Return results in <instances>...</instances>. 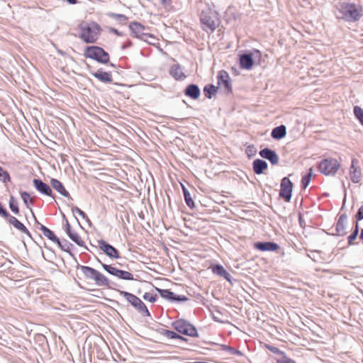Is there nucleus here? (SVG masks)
I'll return each mask as SVG.
<instances>
[{
  "mask_svg": "<svg viewBox=\"0 0 363 363\" xmlns=\"http://www.w3.org/2000/svg\"><path fill=\"white\" fill-rule=\"evenodd\" d=\"M57 245L60 247V249L65 252H68L71 256H73V254L70 251V247L72 246L71 243H69L68 241L65 240L63 242H61L59 240V242H57Z\"/></svg>",
  "mask_w": 363,
  "mask_h": 363,
  "instance_id": "33",
  "label": "nucleus"
},
{
  "mask_svg": "<svg viewBox=\"0 0 363 363\" xmlns=\"http://www.w3.org/2000/svg\"><path fill=\"white\" fill-rule=\"evenodd\" d=\"M358 160L355 158L352 160L350 169V179L354 183H358L361 179V171L358 166Z\"/></svg>",
  "mask_w": 363,
  "mask_h": 363,
  "instance_id": "14",
  "label": "nucleus"
},
{
  "mask_svg": "<svg viewBox=\"0 0 363 363\" xmlns=\"http://www.w3.org/2000/svg\"><path fill=\"white\" fill-rule=\"evenodd\" d=\"M143 298L145 301H150L151 303H154V302L156 301L157 296V295H152V294H151L150 293H145L143 295Z\"/></svg>",
  "mask_w": 363,
  "mask_h": 363,
  "instance_id": "44",
  "label": "nucleus"
},
{
  "mask_svg": "<svg viewBox=\"0 0 363 363\" xmlns=\"http://www.w3.org/2000/svg\"><path fill=\"white\" fill-rule=\"evenodd\" d=\"M354 114L363 126V109L358 106H355L354 107Z\"/></svg>",
  "mask_w": 363,
  "mask_h": 363,
  "instance_id": "38",
  "label": "nucleus"
},
{
  "mask_svg": "<svg viewBox=\"0 0 363 363\" xmlns=\"http://www.w3.org/2000/svg\"><path fill=\"white\" fill-rule=\"evenodd\" d=\"M184 94L192 99H197L200 96L201 91L196 84H191L186 86Z\"/></svg>",
  "mask_w": 363,
  "mask_h": 363,
  "instance_id": "21",
  "label": "nucleus"
},
{
  "mask_svg": "<svg viewBox=\"0 0 363 363\" xmlns=\"http://www.w3.org/2000/svg\"><path fill=\"white\" fill-rule=\"evenodd\" d=\"M240 67L242 69H250V53H245L240 56Z\"/></svg>",
  "mask_w": 363,
  "mask_h": 363,
  "instance_id": "30",
  "label": "nucleus"
},
{
  "mask_svg": "<svg viewBox=\"0 0 363 363\" xmlns=\"http://www.w3.org/2000/svg\"><path fill=\"white\" fill-rule=\"evenodd\" d=\"M95 283L100 286H108V280L107 278L99 271L96 272L94 279Z\"/></svg>",
  "mask_w": 363,
  "mask_h": 363,
  "instance_id": "27",
  "label": "nucleus"
},
{
  "mask_svg": "<svg viewBox=\"0 0 363 363\" xmlns=\"http://www.w3.org/2000/svg\"><path fill=\"white\" fill-rule=\"evenodd\" d=\"M218 87H216L214 85L208 84L204 87L203 91L206 96L208 99H211L212 95L216 91Z\"/></svg>",
  "mask_w": 363,
  "mask_h": 363,
  "instance_id": "34",
  "label": "nucleus"
},
{
  "mask_svg": "<svg viewBox=\"0 0 363 363\" xmlns=\"http://www.w3.org/2000/svg\"><path fill=\"white\" fill-rule=\"evenodd\" d=\"M225 348L230 350L231 351V353H235V350L233 349V348H231V347H228L227 346H225Z\"/></svg>",
  "mask_w": 363,
  "mask_h": 363,
  "instance_id": "54",
  "label": "nucleus"
},
{
  "mask_svg": "<svg viewBox=\"0 0 363 363\" xmlns=\"http://www.w3.org/2000/svg\"><path fill=\"white\" fill-rule=\"evenodd\" d=\"M39 229L43 233L45 237L48 238L49 240L55 243L59 242V238H57V236L51 230H50L43 225H40Z\"/></svg>",
  "mask_w": 363,
  "mask_h": 363,
  "instance_id": "26",
  "label": "nucleus"
},
{
  "mask_svg": "<svg viewBox=\"0 0 363 363\" xmlns=\"http://www.w3.org/2000/svg\"><path fill=\"white\" fill-rule=\"evenodd\" d=\"M92 75L101 82L110 83L112 82V77L110 72H104L101 69L94 72Z\"/></svg>",
  "mask_w": 363,
  "mask_h": 363,
  "instance_id": "22",
  "label": "nucleus"
},
{
  "mask_svg": "<svg viewBox=\"0 0 363 363\" xmlns=\"http://www.w3.org/2000/svg\"><path fill=\"white\" fill-rule=\"evenodd\" d=\"M156 39H153V38H149V40L151 41L152 43V44H154V41Z\"/></svg>",
  "mask_w": 363,
  "mask_h": 363,
  "instance_id": "57",
  "label": "nucleus"
},
{
  "mask_svg": "<svg viewBox=\"0 0 363 363\" xmlns=\"http://www.w3.org/2000/svg\"><path fill=\"white\" fill-rule=\"evenodd\" d=\"M359 238L363 240V228L361 230Z\"/></svg>",
  "mask_w": 363,
  "mask_h": 363,
  "instance_id": "56",
  "label": "nucleus"
},
{
  "mask_svg": "<svg viewBox=\"0 0 363 363\" xmlns=\"http://www.w3.org/2000/svg\"><path fill=\"white\" fill-rule=\"evenodd\" d=\"M267 168V163L262 160L257 159L253 162V169L257 174H260Z\"/></svg>",
  "mask_w": 363,
  "mask_h": 363,
  "instance_id": "25",
  "label": "nucleus"
},
{
  "mask_svg": "<svg viewBox=\"0 0 363 363\" xmlns=\"http://www.w3.org/2000/svg\"><path fill=\"white\" fill-rule=\"evenodd\" d=\"M72 211L73 213H78L79 216H80L82 218L86 219L88 221L89 220L88 217L86 216V213L83 211H82L79 208H78L77 206H74V207H72Z\"/></svg>",
  "mask_w": 363,
  "mask_h": 363,
  "instance_id": "43",
  "label": "nucleus"
},
{
  "mask_svg": "<svg viewBox=\"0 0 363 363\" xmlns=\"http://www.w3.org/2000/svg\"><path fill=\"white\" fill-rule=\"evenodd\" d=\"M255 248L260 251H276L279 248L278 244L272 242H258L254 244Z\"/></svg>",
  "mask_w": 363,
  "mask_h": 363,
  "instance_id": "18",
  "label": "nucleus"
},
{
  "mask_svg": "<svg viewBox=\"0 0 363 363\" xmlns=\"http://www.w3.org/2000/svg\"><path fill=\"white\" fill-rule=\"evenodd\" d=\"M245 152L247 155V157H250V146L246 147Z\"/></svg>",
  "mask_w": 363,
  "mask_h": 363,
  "instance_id": "53",
  "label": "nucleus"
},
{
  "mask_svg": "<svg viewBox=\"0 0 363 363\" xmlns=\"http://www.w3.org/2000/svg\"><path fill=\"white\" fill-rule=\"evenodd\" d=\"M200 21L203 30L213 32L220 23L218 13L209 6H206L201 11Z\"/></svg>",
  "mask_w": 363,
  "mask_h": 363,
  "instance_id": "3",
  "label": "nucleus"
},
{
  "mask_svg": "<svg viewBox=\"0 0 363 363\" xmlns=\"http://www.w3.org/2000/svg\"><path fill=\"white\" fill-rule=\"evenodd\" d=\"M9 207L13 213L15 214L19 213V208L18 206V201L13 196H11L9 199Z\"/></svg>",
  "mask_w": 363,
  "mask_h": 363,
  "instance_id": "35",
  "label": "nucleus"
},
{
  "mask_svg": "<svg viewBox=\"0 0 363 363\" xmlns=\"http://www.w3.org/2000/svg\"><path fill=\"white\" fill-rule=\"evenodd\" d=\"M129 28L135 37L140 38V40L148 43H152L149 40V38L155 39V37L152 34L145 33V28L143 25L138 22H133L130 23Z\"/></svg>",
  "mask_w": 363,
  "mask_h": 363,
  "instance_id": "8",
  "label": "nucleus"
},
{
  "mask_svg": "<svg viewBox=\"0 0 363 363\" xmlns=\"http://www.w3.org/2000/svg\"><path fill=\"white\" fill-rule=\"evenodd\" d=\"M157 290L162 298L170 301H174V299H175V294L174 292L168 289H160L158 288H157Z\"/></svg>",
  "mask_w": 363,
  "mask_h": 363,
  "instance_id": "31",
  "label": "nucleus"
},
{
  "mask_svg": "<svg viewBox=\"0 0 363 363\" xmlns=\"http://www.w3.org/2000/svg\"><path fill=\"white\" fill-rule=\"evenodd\" d=\"M286 134V128L285 125H281L274 128L271 133L272 137L274 139L280 140L285 137Z\"/></svg>",
  "mask_w": 363,
  "mask_h": 363,
  "instance_id": "23",
  "label": "nucleus"
},
{
  "mask_svg": "<svg viewBox=\"0 0 363 363\" xmlns=\"http://www.w3.org/2000/svg\"><path fill=\"white\" fill-rule=\"evenodd\" d=\"M212 272L225 278L228 281H230V274L224 269V267L220 264H216L212 266Z\"/></svg>",
  "mask_w": 363,
  "mask_h": 363,
  "instance_id": "24",
  "label": "nucleus"
},
{
  "mask_svg": "<svg viewBox=\"0 0 363 363\" xmlns=\"http://www.w3.org/2000/svg\"><path fill=\"white\" fill-rule=\"evenodd\" d=\"M357 235H358V231H357V233L352 232V233L348 237V244L352 245L353 241L357 238Z\"/></svg>",
  "mask_w": 363,
  "mask_h": 363,
  "instance_id": "45",
  "label": "nucleus"
},
{
  "mask_svg": "<svg viewBox=\"0 0 363 363\" xmlns=\"http://www.w3.org/2000/svg\"><path fill=\"white\" fill-rule=\"evenodd\" d=\"M8 220V222L12 225L14 228H16L17 230L21 231V233H23L26 234L28 237L31 238V235L27 228L21 223L14 216L9 215L8 217L6 218Z\"/></svg>",
  "mask_w": 363,
  "mask_h": 363,
  "instance_id": "17",
  "label": "nucleus"
},
{
  "mask_svg": "<svg viewBox=\"0 0 363 363\" xmlns=\"http://www.w3.org/2000/svg\"><path fill=\"white\" fill-rule=\"evenodd\" d=\"M259 155L264 159L268 160L272 164L276 165L279 163V157L275 151L269 148H264L259 152Z\"/></svg>",
  "mask_w": 363,
  "mask_h": 363,
  "instance_id": "15",
  "label": "nucleus"
},
{
  "mask_svg": "<svg viewBox=\"0 0 363 363\" xmlns=\"http://www.w3.org/2000/svg\"><path fill=\"white\" fill-rule=\"evenodd\" d=\"M268 348L272 352H274V354H278L280 352V350L277 348V347H268Z\"/></svg>",
  "mask_w": 363,
  "mask_h": 363,
  "instance_id": "51",
  "label": "nucleus"
},
{
  "mask_svg": "<svg viewBox=\"0 0 363 363\" xmlns=\"http://www.w3.org/2000/svg\"><path fill=\"white\" fill-rule=\"evenodd\" d=\"M65 232H66V233H67V235L72 232V229H71V225H70V224L69 223V222H68V220H66V223H65Z\"/></svg>",
  "mask_w": 363,
  "mask_h": 363,
  "instance_id": "49",
  "label": "nucleus"
},
{
  "mask_svg": "<svg viewBox=\"0 0 363 363\" xmlns=\"http://www.w3.org/2000/svg\"><path fill=\"white\" fill-rule=\"evenodd\" d=\"M69 236V238L73 241L77 245L80 246V247H82L84 246V241L82 240V239L81 238V237L78 235V233H75V232H72L70 233L69 234L67 235Z\"/></svg>",
  "mask_w": 363,
  "mask_h": 363,
  "instance_id": "32",
  "label": "nucleus"
},
{
  "mask_svg": "<svg viewBox=\"0 0 363 363\" xmlns=\"http://www.w3.org/2000/svg\"><path fill=\"white\" fill-rule=\"evenodd\" d=\"M160 1H161L162 4L164 7H168L171 4V0H160Z\"/></svg>",
  "mask_w": 363,
  "mask_h": 363,
  "instance_id": "50",
  "label": "nucleus"
},
{
  "mask_svg": "<svg viewBox=\"0 0 363 363\" xmlns=\"http://www.w3.org/2000/svg\"><path fill=\"white\" fill-rule=\"evenodd\" d=\"M0 180L4 183H7L10 182L11 177L7 171H4L3 168L0 166Z\"/></svg>",
  "mask_w": 363,
  "mask_h": 363,
  "instance_id": "41",
  "label": "nucleus"
},
{
  "mask_svg": "<svg viewBox=\"0 0 363 363\" xmlns=\"http://www.w3.org/2000/svg\"><path fill=\"white\" fill-rule=\"evenodd\" d=\"M98 243L100 250H102L107 256L115 259L119 257L118 250L114 247L107 243L105 240H99Z\"/></svg>",
  "mask_w": 363,
  "mask_h": 363,
  "instance_id": "12",
  "label": "nucleus"
},
{
  "mask_svg": "<svg viewBox=\"0 0 363 363\" xmlns=\"http://www.w3.org/2000/svg\"><path fill=\"white\" fill-rule=\"evenodd\" d=\"M113 33H115L116 34L118 35V32L116 29H113L112 30Z\"/></svg>",
  "mask_w": 363,
  "mask_h": 363,
  "instance_id": "58",
  "label": "nucleus"
},
{
  "mask_svg": "<svg viewBox=\"0 0 363 363\" xmlns=\"http://www.w3.org/2000/svg\"><path fill=\"white\" fill-rule=\"evenodd\" d=\"M79 29V36L86 43H96L101 32V27L95 22L81 23Z\"/></svg>",
  "mask_w": 363,
  "mask_h": 363,
  "instance_id": "2",
  "label": "nucleus"
},
{
  "mask_svg": "<svg viewBox=\"0 0 363 363\" xmlns=\"http://www.w3.org/2000/svg\"><path fill=\"white\" fill-rule=\"evenodd\" d=\"M347 220V216L346 214H342L338 218V220L335 225V235L337 236H344L346 235V223Z\"/></svg>",
  "mask_w": 363,
  "mask_h": 363,
  "instance_id": "16",
  "label": "nucleus"
},
{
  "mask_svg": "<svg viewBox=\"0 0 363 363\" xmlns=\"http://www.w3.org/2000/svg\"><path fill=\"white\" fill-rule=\"evenodd\" d=\"M187 300L188 298L185 296H179L177 294H175V299H174V301H186Z\"/></svg>",
  "mask_w": 363,
  "mask_h": 363,
  "instance_id": "48",
  "label": "nucleus"
},
{
  "mask_svg": "<svg viewBox=\"0 0 363 363\" xmlns=\"http://www.w3.org/2000/svg\"><path fill=\"white\" fill-rule=\"evenodd\" d=\"M262 60L261 52L258 50H251V67L260 64Z\"/></svg>",
  "mask_w": 363,
  "mask_h": 363,
  "instance_id": "29",
  "label": "nucleus"
},
{
  "mask_svg": "<svg viewBox=\"0 0 363 363\" xmlns=\"http://www.w3.org/2000/svg\"><path fill=\"white\" fill-rule=\"evenodd\" d=\"M357 231L359 232V228H358V223H356V226H355V228H354L353 232H356L357 233Z\"/></svg>",
  "mask_w": 363,
  "mask_h": 363,
  "instance_id": "55",
  "label": "nucleus"
},
{
  "mask_svg": "<svg viewBox=\"0 0 363 363\" xmlns=\"http://www.w3.org/2000/svg\"><path fill=\"white\" fill-rule=\"evenodd\" d=\"M292 189V182L287 177L283 178L281 182L279 196L286 201H289L291 198Z\"/></svg>",
  "mask_w": 363,
  "mask_h": 363,
  "instance_id": "11",
  "label": "nucleus"
},
{
  "mask_svg": "<svg viewBox=\"0 0 363 363\" xmlns=\"http://www.w3.org/2000/svg\"><path fill=\"white\" fill-rule=\"evenodd\" d=\"M340 165L336 159L328 158L323 160L318 164V170L326 176H334Z\"/></svg>",
  "mask_w": 363,
  "mask_h": 363,
  "instance_id": "6",
  "label": "nucleus"
},
{
  "mask_svg": "<svg viewBox=\"0 0 363 363\" xmlns=\"http://www.w3.org/2000/svg\"><path fill=\"white\" fill-rule=\"evenodd\" d=\"M338 18L347 22H355L359 21L363 15V10L361 6L347 2H341L335 6Z\"/></svg>",
  "mask_w": 363,
  "mask_h": 363,
  "instance_id": "1",
  "label": "nucleus"
},
{
  "mask_svg": "<svg viewBox=\"0 0 363 363\" xmlns=\"http://www.w3.org/2000/svg\"><path fill=\"white\" fill-rule=\"evenodd\" d=\"M184 195L186 205L189 208H193L195 206L194 202L191 199L190 194L185 189H184Z\"/></svg>",
  "mask_w": 363,
  "mask_h": 363,
  "instance_id": "39",
  "label": "nucleus"
},
{
  "mask_svg": "<svg viewBox=\"0 0 363 363\" xmlns=\"http://www.w3.org/2000/svg\"><path fill=\"white\" fill-rule=\"evenodd\" d=\"M84 56L96 60L102 64L109 61V55L103 48L99 46H89L84 50Z\"/></svg>",
  "mask_w": 363,
  "mask_h": 363,
  "instance_id": "5",
  "label": "nucleus"
},
{
  "mask_svg": "<svg viewBox=\"0 0 363 363\" xmlns=\"http://www.w3.org/2000/svg\"><path fill=\"white\" fill-rule=\"evenodd\" d=\"M279 363H296V362L290 358L284 357L278 361Z\"/></svg>",
  "mask_w": 363,
  "mask_h": 363,
  "instance_id": "46",
  "label": "nucleus"
},
{
  "mask_svg": "<svg viewBox=\"0 0 363 363\" xmlns=\"http://www.w3.org/2000/svg\"><path fill=\"white\" fill-rule=\"evenodd\" d=\"M172 327L179 333L190 337H198L196 328L188 321L180 319L172 323Z\"/></svg>",
  "mask_w": 363,
  "mask_h": 363,
  "instance_id": "7",
  "label": "nucleus"
},
{
  "mask_svg": "<svg viewBox=\"0 0 363 363\" xmlns=\"http://www.w3.org/2000/svg\"><path fill=\"white\" fill-rule=\"evenodd\" d=\"M121 296H123L125 300L136 310L144 316L150 317V313L145 304L135 295L121 290H117Z\"/></svg>",
  "mask_w": 363,
  "mask_h": 363,
  "instance_id": "4",
  "label": "nucleus"
},
{
  "mask_svg": "<svg viewBox=\"0 0 363 363\" xmlns=\"http://www.w3.org/2000/svg\"><path fill=\"white\" fill-rule=\"evenodd\" d=\"M33 183L35 189L40 194L54 198V196H52V189L49 185H48L47 184H45L39 179H33Z\"/></svg>",
  "mask_w": 363,
  "mask_h": 363,
  "instance_id": "13",
  "label": "nucleus"
},
{
  "mask_svg": "<svg viewBox=\"0 0 363 363\" xmlns=\"http://www.w3.org/2000/svg\"><path fill=\"white\" fill-rule=\"evenodd\" d=\"M107 15L109 17H111L115 20H117L121 23L125 22L128 19V18L123 14H118V13L110 12Z\"/></svg>",
  "mask_w": 363,
  "mask_h": 363,
  "instance_id": "40",
  "label": "nucleus"
},
{
  "mask_svg": "<svg viewBox=\"0 0 363 363\" xmlns=\"http://www.w3.org/2000/svg\"><path fill=\"white\" fill-rule=\"evenodd\" d=\"M169 74L177 80H183L186 77L183 72V69L179 64H174L171 66Z\"/></svg>",
  "mask_w": 363,
  "mask_h": 363,
  "instance_id": "20",
  "label": "nucleus"
},
{
  "mask_svg": "<svg viewBox=\"0 0 363 363\" xmlns=\"http://www.w3.org/2000/svg\"><path fill=\"white\" fill-rule=\"evenodd\" d=\"M50 184L52 187L58 191L62 196L72 199L69 193L65 189L62 183L56 179H52L50 180Z\"/></svg>",
  "mask_w": 363,
  "mask_h": 363,
  "instance_id": "19",
  "label": "nucleus"
},
{
  "mask_svg": "<svg viewBox=\"0 0 363 363\" xmlns=\"http://www.w3.org/2000/svg\"><path fill=\"white\" fill-rule=\"evenodd\" d=\"M80 269L81 271L82 272V273L84 274V275L87 278V279H94V277L97 272V270H96L94 268H91L90 267H87V266H80Z\"/></svg>",
  "mask_w": 363,
  "mask_h": 363,
  "instance_id": "28",
  "label": "nucleus"
},
{
  "mask_svg": "<svg viewBox=\"0 0 363 363\" xmlns=\"http://www.w3.org/2000/svg\"><path fill=\"white\" fill-rule=\"evenodd\" d=\"M312 174L313 168L311 167L308 169V173L306 176H304L301 179V185L303 188L306 189L308 186Z\"/></svg>",
  "mask_w": 363,
  "mask_h": 363,
  "instance_id": "37",
  "label": "nucleus"
},
{
  "mask_svg": "<svg viewBox=\"0 0 363 363\" xmlns=\"http://www.w3.org/2000/svg\"><path fill=\"white\" fill-rule=\"evenodd\" d=\"M218 85L223 89L225 92L230 93L232 91V86L230 81V76L225 70H220L217 75Z\"/></svg>",
  "mask_w": 363,
  "mask_h": 363,
  "instance_id": "10",
  "label": "nucleus"
},
{
  "mask_svg": "<svg viewBox=\"0 0 363 363\" xmlns=\"http://www.w3.org/2000/svg\"><path fill=\"white\" fill-rule=\"evenodd\" d=\"M21 199L24 203V204L28 207V202H30L31 204L33 203V199L30 198V194L26 191L21 192Z\"/></svg>",
  "mask_w": 363,
  "mask_h": 363,
  "instance_id": "42",
  "label": "nucleus"
},
{
  "mask_svg": "<svg viewBox=\"0 0 363 363\" xmlns=\"http://www.w3.org/2000/svg\"><path fill=\"white\" fill-rule=\"evenodd\" d=\"M232 71H233V74H234L235 75H238V74H239V73H238V70H237V68H235V67H232Z\"/></svg>",
  "mask_w": 363,
  "mask_h": 363,
  "instance_id": "52",
  "label": "nucleus"
},
{
  "mask_svg": "<svg viewBox=\"0 0 363 363\" xmlns=\"http://www.w3.org/2000/svg\"><path fill=\"white\" fill-rule=\"evenodd\" d=\"M102 267L104 270H106L108 274L113 275L119 279L123 280H133V275L127 271H123L118 269L116 267H113L111 265H108L106 264L101 263Z\"/></svg>",
  "mask_w": 363,
  "mask_h": 363,
  "instance_id": "9",
  "label": "nucleus"
},
{
  "mask_svg": "<svg viewBox=\"0 0 363 363\" xmlns=\"http://www.w3.org/2000/svg\"><path fill=\"white\" fill-rule=\"evenodd\" d=\"M356 218L358 220H361L363 219V206L359 208L356 215Z\"/></svg>",
  "mask_w": 363,
  "mask_h": 363,
  "instance_id": "47",
  "label": "nucleus"
},
{
  "mask_svg": "<svg viewBox=\"0 0 363 363\" xmlns=\"http://www.w3.org/2000/svg\"><path fill=\"white\" fill-rule=\"evenodd\" d=\"M163 335H164L167 337L169 338V339H179V340H186V339L179 335H178L177 333H176L174 331H171V330H165L163 333Z\"/></svg>",
  "mask_w": 363,
  "mask_h": 363,
  "instance_id": "36",
  "label": "nucleus"
}]
</instances>
